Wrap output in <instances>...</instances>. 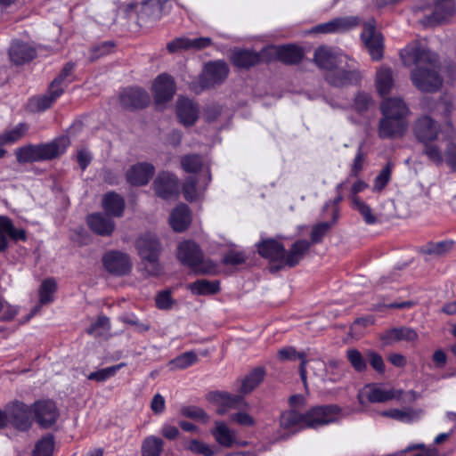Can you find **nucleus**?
<instances>
[{
  "mask_svg": "<svg viewBox=\"0 0 456 456\" xmlns=\"http://www.w3.org/2000/svg\"><path fill=\"white\" fill-rule=\"evenodd\" d=\"M400 56L404 66H416L411 74L416 88L428 93L436 92L441 88L443 79L438 72L439 61L436 53L414 42L403 48Z\"/></svg>",
  "mask_w": 456,
  "mask_h": 456,
  "instance_id": "nucleus-1",
  "label": "nucleus"
},
{
  "mask_svg": "<svg viewBox=\"0 0 456 456\" xmlns=\"http://www.w3.org/2000/svg\"><path fill=\"white\" fill-rule=\"evenodd\" d=\"M135 247L147 275H160L163 268L159 261L161 245L158 238L152 234L142 235L136 240Z\"/></svg>",
  "mask_w": 456,
  "mask_h": 456,
  "instance_id": "nucleus-2",
  "label": "nucleus"
},
{
  "mask_svg": "<svg viewBox=\"0 0 456 456\" xmlns=\"http://www.w3.org/2000/svg\"><path fill=\"white\" fill-rule=\"evenodd\" d=\"M419 398V395L413 390L407 392H403L400 389L385 390L371 386L362 389L357 395L358 402L362 406H364L367 403H386L393 399H396L404 403H411Z\"/></svg>",
  "mask_w": 456,
  "mask_h": 456,
  "instance_id": "nucleus-3",
  "label": "nucleus"
},
{
  "mask_svg": "<svg viewBox=\"0 0 456 456\" xmlns=\"http://www.w3.org/2000/svg\"><path fill=\"white\" fill-rule=\"evenodd\" d=\"M60 154V146L56 141L40 144L29 143L14 151L16 160L20 164L49 160L58 157Z\"/></svg>",
  "mask_w": 456,
  "mask_h": 456,
  "instance_id": "nucleus-4",
  "label": "nucleus"
},
{
  "mask_svg": "<svg viewBox=\"0 0 456 456\" xmlns=\"http://www.w3.org/2000/svg\"><path fill=\"white\" fill-rule=\"evenodd\" d=\"M177 256L183 265L191 267L196 273H210L213 270V265L204 261L199 246L191 240L178 245Z\"/></svg>",
  "mask_w": 456,
  "mask_h": 456,
  "instance_id": "nucleus-5",
  "label": "nucleus"
},
{
  "mask_svg": "<svg viewBox=\"0 0 456 456\" xmlns=\"http://www.w3.org/2000/svg\"><path fill=\"white\" fill-rule=\"evenodd\" d=\"M361 79L357 62L350 59L325 74V80L334 87H345L357 84Z\"/></svg>",
  "mask_w": 456,
  "mask_h": 456,
  "instance_id": "nucleus-6",
  "label": "nucleus"
},
{
  "mask_svg": "<svg viewBox=\"0 0 456 456\" xmlns=\"http://www.w3.org/2000/svg\"><path fill=\"white\" fill-rule=\"evenodd\" d=\"M341 411V408L336 404L315 406L305 413L306 428H316L335 422Z\"/></svg>",
  "mask_w": 456,
  "mask_h": 456,
  "instance_id": "nucleus-7",
  "label": "nucleus"
},
{
  "mask_svg": "<svg viewBox=\"0 0 456 456\" xmlns=\"http://www.w3.org/2000/svg\"><path fill=\"white\" fill-rule=\"evenodd\" d=\"M376 20L370 19L363 24L361 38L371 59L379 61L383 57L384 43L382 34L376 28Z\"/></svg>",
  "mask_w": 456,
  "mask_h": 456,
  "instance_id": "nucleus-8",
  "label": "nucleus"
},
{
  "mask_svg": "<svg viewBox=\"0 0 456 456\" xmlns=\"http://www.w3.org/2000/svg\"><path fill=\"white\" fill-rule=\"evenodd\" d=\"M387 109V114H382L379 123L378 133L381 139H394L402 137L407 130L408 122L405 118L391 116Z\"/></svg>",
  "mask_w": 456,
  "mask_h": 456,
  "instance_id": "nucleus-9",
  "label": "nucleus"
},
{
  "mask_svg": "<svg viewBox=\"0 0 456 456\" xmlns=\"http://www.w3.org/2000/svg\"><path fill=\"white\" fill-rule=\"evenodd\" d=\"M350 59L351 58L344 54L341 51L327 46L317 48L314 56L316 65L320 69H325L326 72L332 70L338 66H341V64Z\"/></svg>",
  "mask_w": 456,
  "mask_h": 456,
  "instance_id": "nucleus-10",
  "label": "nucleus"
},
{
  "mask_svg": "<svg viewBox=\"0 0 456 456\" xmlns=\"http://www.w3.org/2000/svg\"><path fill=\"white\" fill-rule=\"evenodd\" d=\"M229 74V68L224 61H210L205 65L204 72L200 77L201 89L210 88L222 83Z\"/></svg>",
  "mask_w": 456,
  "mask_h": 456,
  "instance_id": "nucleus-11",
  "label": "nucleus"
},
{
  "mask_svg": "<svg viewBox=\"0 0 456 456\" xmlns=\"http://www.w3.org/2000/svg\"><path fill=\"white\" fill-rule=\"evenodd\" d=\"M311 248V242L307 240H297L288 250L283 249V254L280 267H295L297 265L308 253Z\"/></svg>",
  "mask_w": 456,
  "mask_h": 456,
  "instance_id": "nucleus-12",
  "label": "nucleus"
},
{
  "mask_svg": "<svg viewBox=\"0 0 456 456\" xmlns=\"http://www.w3.org/2000/svg\"><path fill=\"white\" fill-rule=\"evenodd\" d=\"M32 411L37 423L43 428L52 427L59 416L55 403L50 400L38 401L33 404Z\"/></svg>",
  "mask_w": 456,
  "mask_h": 456,
  "instance_id": "nucleus-13",
  "label": "nucleus"
},
{
  "mask_svg": "<svg viewBox=\"0 0 456 456\" xmlns=\"http://www.w3.org/2000/svg\"><path fill=\"white\" fill-rule=\"evenodd\" d=\"M361 20L358 16H347L333 19L328 22L319 24L312 28L314 33H339L345 32L359 26Z\"/></svg>",
  "mask_w": 456,
  "mask_h": 456,
  "instance_id": "nucleus-14",
  "label": "nucleus"
},
{
  "mask_svg": "<svg viewBox=\"0 0 456 456\" xmlns=\"http://www.w3.org/2000/svg\"><path fill=\"white\" fill-rule=\"evenodd\" d=\"M152 91L157 105L170 101L175 94L173 77L166 73L159 75L153 82Z\"/></svg>",
  "mask_w": 456,
  "mask_h": 456,
  "instance_id": "nucleus-15",
  "label": "nucleus"
},
{
  "mask_svg": "<svg viewBox=\"0 0 456 456\" xmlns=\"http://www.w3.org/2000/svg\"><path fill=\"white\" fill-rule=\"evenodd\" d=\"M121 105L127 110L142 109L150 103L148 93L139 87H129L122 91L119 96Z\"/></svg>",
  "mask_w": 456,
  "mask_h": 456,
  "instance_id": "nucleus-16",
  "label": "nucleus"
},
{
  "mask_svg": "<svg viewBox=\"0 0 456 456\" xmlns=\"http://www.w3.org/2000/svg\"><path fill=\"white\" fill-rule=\"evenodd\" d=\"M153 187L159 197L168 200L178 194V179L170 173L162 172L155 179Z\"/></svg>",
  "mask_w": 456,
  "mask_h": 456,
  "instance_id": "nucleus-17",
  "label": "nucleus"
},
{
  "mask_svg": "<svg viewBox=\"0 0 456 456\" xmlns=\"http://www.w3.org/2000/svg\"><path fill=\"white\" fill-rule=\"evenodd\" d=\"M102 262L108 272L115 275H124L132 268V263L128 255L118 251L106 254Z\"/></svg>",
  "mask_w": 456,
  "mask_h": 456,
  "instance_id": "nucleus-18",
  "label": "nucleus"
},
{
  "mask_svg": "<svg viewBox=\"0 0 456 456\" xmlns=\"http://www.w3.org/2000/svg\"><path fill=\"white\" fill-rule=\"evenodd\" d=\"M439 132V125L428 116L419 118L414 126L415 135L423 143H429L435 141Z\"/></svg>",
  "mask_w": 456,
  "mask_h": 456,
  "instance_id": "nucleus-19",
  "label": "nucleus"
},
{
  "mask_svg": "<svg viewBox=\"0 0 456 456\" xmlns=\"http://www.w3.org/2000/svg\"><path fill=\"white\" fill-rule=\"evenodd\" d=\"M30 413V408L23 403H15L8 408L10 423L22 431L28 429L32 424Z\"/></svg>",
  "mask_w": 456,
  "mask_h": 456,
  "instance_id": "nucleus-20",
  "label": "nucleus"
},
{
  "mask_svg": "<svg viewBox=\"0 0 456 456\" xmlns=\"http://www.w3.org/2000/svg\"><path fill=\"white\" fill-rule=\"evenodd\" d=\"M433 4L432 12L426 15V20L422 21L424 25L433 26L443 22L454 12L453 0H434Z\"/></svg>",
  "mask_w": 456,
  "mask_h": 456,
  "instance_id": "nucleus-21",
  "label": "nucleus"
},
{
  "mask_svg": "<svg viewBox=\"0 0 456 456\" xmlns=\"http://www.w3.org/2000/svg\"><path fill=\"white\" fill-rule=\"evenodd\" d=\"M8 236L12 240H26V232L21 228H16L10 218L0 216V252L8 247Z\"/></svg>",
  "mask_w": 456,
  "mask_h": 456,
  "instance_id": "nucleus-22",
  "label": "nucleus"
},
{
  "mask_svg": "<svg viewBox=\"0 0 456 456\" xmlns=\"http://www.w3.org/2000/svg\"><path fill=\"white\" fill-rule=\"evenodd\" d=\"M154 171L153 165L150 163H137L127 170L126 175V180L133 185L142 186L148 183Z\"/></svg>",
  "mask_w": 456,
  "mask_h": 456,
  "instance_id": "nucleus-23",
  "label": "nucleus"
},
{
  "mask_svg": "<svg viewBox=\"0 0 456 456\" xmlns=\"http://www.w3.org/2000/svg\"><path fill=\"white\" fill-rule=\"evenodd\" d=\"M277 357H278L279 361H281V362H287V361L294 362L297 360H300L299 375H300L301 380L303 381L305 387L307 386L306 366H307V363L309 361L307 360V354H305V352H304V351L298 352L293 346H284L278 350Z\"/></svg>",
  "mask_w": 456,
  "mask_h": 456,
  "instance_id": "nucleus-24",
  "label": "nucleus"
},
{
  "mask_svg": "<svg viewBox=\"0 0 456 456\" xmlns=\"http://www.w3.org/2000/svg\"><path fill=\"white\" fill-rule=\"evenodd\" d=\"M87 225L94 233L100 236H110L115 230V222L102 213L89 215L86 218Z\"/></svg>",
  "mask_w": 456,
  "mask_h": 456,
  "instance_id": "nucleus-25",
  "label": "nucleus"
},
{
  "mask_svg": "<svg viewBox=\"0 0 456 456\" xmlns=\"http://www.w3.org/2000/svg\"><path fill=\"white\" fill-rule=\"evenodd\" d=\"M212 44L210 37H197L190 39L187 37H177L167 43V49L173 53L179 50L196 49L201 50L208 47Z\"/></svg>",
  "mask_w": 456,
  "mask_h": 456,
  "instance_id": "nucleus-26",
  "label": "nucleus"
},
{
  "mask_svg": "<svg viewBox=\"0 0 456 456\" xmlns=\"http://www.w3.org/2000/svg\"><path fill=\"white\" fill-rule=\"evenodd\" d=\"M423 414L424 411L422 409L412 407L390 409L380 412V415L383 417L390 418L406 424H411L419 421L422 418Z\"/></svg>",
  "mask_w": 456,
  "mask_h": 456,
  "instance_id": "nucleus-27",
  "label": "nucleus"
},
{
  "mask_svg": "<svg viewBox=\"0 0 456 456\" xmlns=\"http://www.w3.org/2000/svg\"><path fill=\"white\" fill-rule=\"evenodd\" d=\"M384 346L399 341L411 342L418 339V333L411 328L400 327L390 329L380 335Z\"/></svg>",
  "mask_w": 456,
  "mask_h": 456,
  "instance_id": "nucleus-28",
  "label": "nucleus"
},
{
  "mask_svg": "<svg viewBox=\"0 0 456 456\" xmlns=\"http://www.w3.org/2000/svg\"><path fill=\"white\" fill-rule=\"evenodd\" d=\"M36 54V49L33 46L19 41L12 42L9 50L11 61L17 65L30 61Z\"/></svg>",
  "mask_w": 456,
  "mask_h": 456,
  "instance_id": "nucleus-29",
  "label": "nucleus"
},
{
  "mask_svg": "<svg viewBox=\"0 0 456 456\" xmlns=\"http://www.w3.org/2000/svg\"><path fill=\"white\" fill-rule=\"evenodd\" d=\"M176 113L180 122L183 126H191L198 119L199 110L191 100L179 98L176 106Z\"/></svg>",
  "mask_w": 456,
  "mask_h": 456,
  "instance_id": "nucleus-30",
  "label": "nucleus"
},
{
  "mask_svg": "<svg viewBox=\"0 0 456 456\" xmlns=\"http://www.w3.org/2000/svg\"><path fill=\"white\" fill-rule=\"evenodd\" d=\"M284 246L273 239H267L262 240L258 244V252L272 262H276L281 265Z\"/></svg>",
  "mask_w": 456,
  "mask_h": 456,
  "instance_id": "nucleus-31",
  "label": "nucleus"
},
{
  "mask_svg": "<svg viewBox=\"0 0 456 456\" xmlns=\"http://www.w3.org/2000/svg\"><path fill=\"white\" fill-rule=\"evenodd\" d=\"M208 399L216 403L218 405L216 412L224 415L228 409L234 408L240 402L241 397L225 392H212L208 395Z\"/></svg>",
  "mask_w": 456,
  "mask_h": 456,
  "instance_id": "nucleus-32",
  "label": "nucleus"
},
{
  "mask_svg": "<svg viewBox=\"0 0 456 456\" xmlns=\"http://www.w3.org/2000/svg\"><path fill=\"white\" fill-rule=\"evenodd\" d=\"M265 369L258 366L251 370L245 378L241 380V385L239 392L247 395L257 387L265 377Z\"/></svg>",
  "mask_w": 456,
  "mask_h": 456,
  "instance_id": "nucleus-33",
  "label": "nucleus"
},
{
  "mask_svg": "<svg viewBox=\"0 0 456 456\" xmlns=\"http://www.w3.org/2000/svg\"><path fill=\"white\" fill-rule=\"evenodd\" d=\"M216 441L224 447H232L237 440L236 433L224 422L216 421L215 428L211 431Z\"/></svg>",
  "mask_w": 456,
  "mask_h": 456,
  "instance_id": "nucleus-34",
  "label": "nucleus"
},
{
  "mask_svg": "<svg viewBox=\"0 0 456 456\" xmlns=\"http://www.w3.org/2000/svg\"><path fill=\"white\" fill-rule=\"evenodd\" d=\"M346 375V369L341 360L331 358L326 362L325 375L322 382L336 384L340 382Z\"/></svg>",
  "mask_w": 456,
  "mask_h": 456,
  "instance_id": "nucleus-35",
  "label": "nucleus"
},
{
  "mask_svg": "<svg viewBox=\"0 0 456 456\" xmlns=\"http://www.w3.org/2000/svg\"><path fill=\"white\" fill-rule=\"evenodd\" d=\"M170 224L175 232L184 231L191 223L189 208L185 204L177 206L170 215Z\"/></svg>",
  "mask_w": 456,
  "mask_h": 456,
  "instance_id": "nucleus-36",
  "label": "nucleus"
},
{
  "mask_svg": "<svg viewBox=\"0 0 456 456\" xmlns=\"http://www.w3.org/2000/svg\"><path fill=\"white\" fill-rule=\"evenodd\" d=\"M102 208L111 216L120 217L125 208L124 199L116 192H109L102 199Z\"/></svg>",
  "mask_w": 456,
  "mask_h": 456,
  "instance_id": "nucleus-37",
  "label": "nucleus"
},
{
  "mask_svg": "<svg viewBox=\"0 0 456 456\" xmlns=\"http://www.w3.org/2000/svg\"><path fill=\"white\" fill-rule=\"evenodd\" d=\"M260 55L249 50H239L233 53L232 61L234 66L240 69H248L256 66L260 61Z\"/></svg>",
  "mask_w": 456,
  "mask_h": 456,
  "instance_id": "nucleus-38",
  "label": "nucleus"
},
{
  "mask_svg": "<svg viewBox=\"0 0 456 456\" xmlns=\"http://www.w3.org/2000/svg\"><path fill=\"white\" fill-rule=\"evenodd\" d=\"M305 414L299 413L295 409L283 412L281 416L280 425L284 429L306 428Z\"/></svg>",
  "mask_w": 456,
  "mask_h": 456,
  "instance_id": "nucleus-39",
  "label": "nucleus"
},
{
  "mask_svg": "<svg viewBox=\"0 0 456 456\" xmlns=\"http://www.w3.org/2000/svg\"><path fill=\"white\" fill-rule=\"evenodd\" d=\"M376 86L382 96L388 94L394 86L393 72L388 67H381L376 75Z\"/></svg>",
  "mask_w": 456,
  "mask_h": 456,
  "instance_id": "nucleus-40",
  "label": "nucleus"
},
{
  "mask_svg": "<svg viewBox=\"0 0 456 456\" xmlns=\"http://www.w3.org/2000/svg\"><path fill=\"white\" fill-rule=\"evenodd\" d=\"M386 108L390 110L391 116L406 118L409 114V109L401 98L385 99L380 105L382 114H387Z\"/></svg>",
  "mask_w": 456,
  "mask_h": 456,
  "instance_id": "nucleus-41",
  "label": "nucleus"
},
{
  "mask_svg": "<svg viewBox=\"0 0 456 456\" xmlns=\"http://www.w3.org/2000/svg\"><path fill=\"white\" fill-rule=\"evenodd\" d=\"M62 94L63 88H53L50 86L46 94L33 98L30 102L35 107V110L44 111L50 108Z\"/></svg>",
  "mask_w": 456,
  "mask_h": 456,
  "instance_id": "nucleus-42",
  "label": "nucleus"
},
{
  "mask_svg": "<svg viewBox=\"0 0 456 456\" xmlns=\"http://www.w3.org/2000/svg\"><path fill=\"white\" fill-rule=\"evenodd\" d=\"M191 292L194 295H214L220 289L219 282L216 281L198 280L188 286Z\"/></svg>",
  "mask_w": 456,
  "mask_h": 456,
  "instance_id": "nucleus-43",
  "label": "nucleus"
},
{
  "mask_svg": "<svg viewBox=\"0 0 456 456\" xmlns=\"http://www.w3.org/2000/svg\"><path fill=\"white\" fill-rule=\"evenodd\" d=\"M162 438L155 436H146L142 443V456H160L164 449Z\"/></svg>",
  "mask_w": 456,
  "mask_h": 456,
  "instance_id": "nucleus-44",
  "label": "nucleus"
},
{
  "mask_svg": "<svg viewBox=\"0 0 456 456\" xmlns=\"http://www.w3.org/2000/svg\"><path fill=\"white\" fill-rule=\"evenodd\" d=\"M278 59L287 64L298 63L303 58V51L295 45H284L277 50Z\"/></svg>",
  "mask_w": 456,
  "mask_h": 456,
  "instance_id": "nucleus-45",
  "label": "nucleus"
},
{
  "mask_svg": "<svg viewBox=\"0 0 456 456\" xmlns=\"http://www.w3.org/2000/svg\"><path fill=\"white\" fill-rule=\"evenodd\" d=\"M28 126L20 123L10 130H5L0 134V140L4 145H12L20 141L28 132Z\"/></svg>",
  "mask_w": 456,
  "mask_h": 456,
  "instance_id": "nucleus-46",
  "label": "nucleus"
},
{
  "mask_svg": "<svg viewBox=\"0 0 456 456\" xmlns=\"http://www.w3.org/2000/svg\"><path fill=\"white\" fill-rule=\"evenodd\" d=\"M349 178H346L344 182L338 183L336 186V191L338 192L337 197L333 200L327 201L323 206V212H326L329 208H331V217L333 224H336L339 217L338 205L343 200L342 191L346 187Z\"/></svg>",
  "mask_w": 456,
  "mask_h": 456,
  "instance_id": "nucleus-47",
  "label": "nucleus"
},
{
  "mask_svg": "<svg viewBox=\"0 0 456 456\" xmlns=\"http://www.w3.org/2000/svg\"><path fill=\"white\" fill-rule=\"evenodd\" d=\"M351 207L353 209L360 213L367 224H374L378 222V218L376 215L372 213L370 207L358 196L353 197V203H351Z\"/></svg>",
  "mask_w": 456,
  "mask_h": 456,
  "instance_id": "nucleus-48",
  "label": "nucleus"
},
{
  "mask_svg": "<svg viewBox=\"0 0 456 456\" xmlns=\"http://www.w3.org/2000/svg\"><path fill=\"white\" fill-rule=\"evenodd\" d=\"M167 0H147L143 3V13L151 16V20H159L165 9V4ZM144 19L145 17H142Z\"/></svg>",
  "mask_w": 456,
  "mask_h": 456,
  "instance_id": "nucleus-49",
  "label": "nucleus"
},
{
  "mask_svg": "<svg viewBox=\"0 0 456 456\" xmlns=\"http://www.w3.org/2000/svg\"><path fill=\"white\" fill-rule=\"evenodd\" d=\"M54 449V438L46 435L39 439L32 452V456H52Z\"/></svg>",
  "mask_w": 456,
  "mask_h": 456,
  "instance_id": "nucleus-50",
  "label": "nucleus"
},
{
  "mask_svg": "<svg viewBox=\"0 0 456 456\" xmlns=\"http://www.w3.org/2000/svg\"><path fill=\"white\" fill-rule=\"evenodd\" d=\"M183 447L194 454H201L203 456H213V449L202 441L198 439H191L184 442Z\"/></svg>",
  "mask_w": 456,
  "mask_h": 456,
  "instance_id": "nucleus-51",
  "label": "nucleus"
},
{
  "mask_svg": "<svg viewBox=\"0 0 456 456\" xmlns=\"http://www.w3.org/2000/svg\"><path fill=\"white\" fill-rule=\"evenodd\" d=\"M57 289L56 282L53 279L45 280L39 289L40 303L43 305L50 304L53 301V294Z\"/></svg>",
  "mask_w": 456,
  "mask_h": 456,
  "instance_id": "nucleus-52",
  "label": "nucleus"
},
{
  "mask_svg": "<svg viewBox=\"0 0 456 456\" xmlns=\"http://www.w3.org/2000/svg\"><path fill=\"white\" fill-rule=\"evenodd\" d=\"M125 365L126 364L124 362H121L117 365L101 369L99 370L91 372L87 376V379L90 380L97 381V382H103V381L107 380L108 379L115 376L117 371L119 370L121 368H123Z\"/></svg>",
  "mask_w": 456,
  "mask_h": 456,
  "instance_id": "nucleus-53",
  "label": "nucleus"
},
{
  "mask_svg": "<svg viewBox=\"0 0 456 456\" xmlns=\"http://www.w3.org/2000/svg\"><path fill=\"white\" fill-rule=\"evenodd\" d=\"M198 360V356L192 351L185 352L172 361H170L169 365L173 369H185L193 363H195Z\"/></svg>",
  "mask_w": 456,
  "mask_h": 456,
  "instance_id": "nucleus-54",
  "label": "nucleus"
},
{
  "mask_svg": "<svg viewBox=\"0 0 456 456\" xmlns=\"http://www.w3.org/2000/svg\"><path fill=\"white\" fill-rule=\"evenodd\" d=\"M392 170L393 164L390 162L387 163L374 180L373 191H380L386 187L391 179Z\"/></svg>",
  "mask_w": 456,
  "mask_h": 456,
  "instance_id": "nucleus-55",
  "label": "nucleus"
},
{
  "mask_svg": "<svg viewBox=\"0 0 456 456\" xmlns=\"http://www.w3.org/2000/svg\"><path fill=\"white\" fill-rule=\"evenodd\" d=\"M183 169L187 173H197L200 170L203 162L201 156L198 154H191L183 156L181 159Z\"/></svg>",
  "mask_w": 456,
  "mask_h": 456,
  "instance_id": "nucleus-56",
  "label": "nucleus"
},
{
  "mask_svg": "<svg viewBox=\"0 0 456 456\" xmlns=\"http://www.w3.org/2000/svg\"><path fill=\"white\" fill-rule=\"evenodd\" d=\"M110 329V319L104 315H102L99 316L98 319L90 325V327L87 329V333L94 337H101L107 333Z\"/></svg>",
  "mask_w": 456,
  "mask_h": 456,
  "instance_id": "nucleus-57",
  "label": "nucleus"
},
{
  "mask_svg": "<svg viewBox=\"0 0 456 456\" xmlns=\"http://www.w3.org/2000/svg\"><path fill=\"white\" fill-rule=\"evenodd\" d=\"M346 358L354 370L362 372L367 369L365 358L359 350L355 348L348 349L346 351Z\"/></svg>",
  "mask_w": 456,
  "mask_h": 456,
  "instance_id": "nucleus-58",
  "label": "nucleus"
},
{
  "mask_svg": "<svg viewBox=\"0 0 456 456\" xmlns=\"http://www.w3.org/2000/svg\"><path fill=\"white\" fill-rule=\"evenodd\" d=\"M333 224H334L331 221L330 223L324 222L314 225L311 232V240H309V242H311V246L313 244L320 243Z\"/></svg>",
  "mask_w": 456,
  "mask_h": 456,
  "instance_id": "nucleus-59",
  "label": "nucleus"
},
{
  "mask_svg": "<svg viewBox=\"0 0 456 456\" xmlns=\"http://www.w3.org/2000/svg\"><path fill=\"white\" fill-rule=\"evenodd\" d=\"M74 69V64L71 62H68L61 71L60 75L53 79V81L51 83V86L53 88H63L62 85L64 86H67L68 84L70 82V79H68L69 76H71Z\"/></svg>",
  "mask_w": 456,
  "mask_h": 456,
  "instance_id": "nucleus-60",
  "label": "nucleus"
},
{
  "mask_svg": "<svg viewBox=\"0 0 456 456\" xmlns=\"http://www.w3.org/2000/svg\"><path fill=\"white\" fill-rule=\"evenodd\" d=\"M181 414L183 417L195 420H201L203 422L208 420V416L205 411L197 406H184L181 409Z\"/></svg>",
  "mask_w": 456,
  "mask_h": 456,
  "instance_id": "nucleus-61",
  "label": "nucleus"
},
{
  "mask_svg": "<svg viewBox=\"0 0 456 456\" xmlns=\"http://www.w3.org/2000/svg\"><path fill=\"white\" fill-rule=\"evenodd\" d=\"M121 321L134 327V330L136 332H146L150 330V324L145 322H141L135 315L134 314H125L121 317Z\"/></svg>",
  "mask_w": 456,
  "mask_h": 456,
  "instance_id": "nucleus-62",
  "label": "nucleus"
},
{
  "mask_svg": "<svg viewBox=\"0 0 456 456\" xmlns=\"http://www.w3.org/2000/svg\"><path fill=\"white\" fill-rule=\"evenodd\" d=\"M372 105V100L370 94L366 93H358L354 98V106L356 111L362 113L369 110Z\"/></svg>",
  "mask_w": 456,
  "mask_h": 456,
  "instance_id": "nucleus-63",
  "label": "nucleus"
},
{
  "mask_svg": "<svg viewBox=\"0 0 456 456\" xmlns=\"http://www.w3.org/2000/svg\"><path fill=\"white\" fill-rule=\"evenodd\" d=\"M183 193L186 200L191 201L198 197L197 181L193 177H188L183 186Z\"/></svg>",
  "mask_w": 456,
  "mask_h": 456,
  "instance_id": "nucleus-64",
  "label": "nucleus"
}]
</instances>
